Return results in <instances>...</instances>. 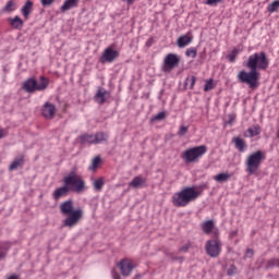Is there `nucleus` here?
Listing matches in <instances>:
<instances>
[{"label": "nucleus", "mask_w": 279, "mask_h": 279, "mask_svg": "<svg viewBox=\"0 0 279 279\" xmlns=\"http://www.w3.org/2000/svg\"><path fill=\"white\" fill-rule=\"evenodd\" d=\"M277 138L279 140V128L277 130Z\"/></svg>", "instance_id": "09e8293b"}, {"label": "nucleus", "mask_w": 279, "mask_h": 279, "mask_svg": "<svg viewBox=\"0 0 279 279\" xmlns=\"http://www.w3.org/2000/svg\"><path fill=\"white\" fill-rule=\"evenodd\" d=\"M102 187H104V179H97L96 181H94L95 191H101Z\"/></svg>", "instance_id": "473e14b6"}, {"label": "nucleus", "mask_w": 279, "mask_h": 279, "mask_svg": "<svg viewBox=\"0 0 279 279\" xmlns=\"http://www.w3.org/2000/svg\"><path fill=\"white\" fill-rule=\"evenodd\" d=\"M180 252H189V246H181Z\"/></svg>", "instance_id": "a18cd8bd"}, {"label": "nucleus", "mask_w": 279, "mask_h": 279, "mask_svg": "<svg viewBox=\"0 0 279 279\" xmlns=\"http://www.w3.org/2000/svg\"><path fill=\"white\" fill-rule=\"evenodd\" d=\"M206 151H208V148L205 145L189 148L183 153V159L185 162H195L198 158H202Z\"/></svg>", "instance_id": "6e6552de"}, {"label": "nucleus", "mask_w": 279, "mask_h": 279, "mask_svg": "<svg viewBox=\"0 0 279 279\" xmlns=\"http://www.w3.org/2000/svg\"><path fill=\"white\" fill-rule=\"evenodd\" d=\"M56 0H40V3L44 8H48V5H51Z\"/></svg>", "instance_id": "ea45409f"}, {"label": "nucleus", "mask_w": 279, "mask_h": 279, "mask_svg": "<svg viewBox=\"0 0 279 279\" xmlns=\"http://www.w3.org/2000/svg\"><path fill=\"white\" fill-rule=\"evenodd\" d=\"M167 117V113L165 111H161L157 114H155L153 118H151V121H162L165 120Z\"/></svg>", "instance_id": "2f4dec72"}, {"label": "nucleus", "mask_w": 279, "mask_h": 279, "mask_svg": "<svg viewBox=\"0 0 279 279\" xmlns=\"http://www.w3.org/2000/svg\"><path fill=\"white\" fill-rule=\"evenodd\" d=\"M263 160H265V154L263 153V150H257L247 156L245 167L248 175H254V173H256V171L260 169Z\"/></svg>", "instance_id": "39448f33"}, {"label": "nucleus", "mask_w": 279, "mask_h": 279, "mask_svg": "<svg viewBox=\"0 0 279 279\" xmlns=\"http://www.w3.org/2000/svg\"><path fill=\"white\" fill-rule=\"evenodd\" d=\"M248 134L250 136H258V134H260V132H258V128L253 126L248 129Z\"/></svg>", "instance_id": "c9c22d12"}, {"label": "nucleus", "mask_w": 279, "mask_h": 279, "mask_svg": "<svg viewBox=\"0 0 279 279\" xmlns=\"http://www.w3.org/2000/svg\"><path fill=\"white\" fill-rule=\"evenodd\" d=\"M271 265H274V267H279V258L272 259Z\"/></svg>", "instance_id": "c03bdc74"}, {"label": "nucleus", "mask_w": 279, "mask_h": 279, "mask_svg": "<svg viewBox=\"0 0 279 279\" xmlns=\"http://www.w3.org/2000/svg\"><path fill=\"white\" fill-rule=\"evenodd\" d=\"M5 256V247L0 243V260Z\"/></svg>", "instance_id": "a19ab883"}, {"label": "nucleus", "mask_w": 279, "mask_h": 279, "mask_svg": "<svg viewBox=\"0 0 279 279\" xmlns=\"http://www.w3.org/2000/svg\"><path fill=\"white\" fill-rule=\"evenodd\" d=\"M94 99L96 101V104H99V106H102V104H106L107 99H110V93H108V90H106V88L104 87H98Z\"/></svg>", "instance_id": "f8f14e48"}, {"label": "nucleus", "mask_w": 279, "mask_h": 279, "mask_svg": "<svg viewBox=\"0 0 279 279\" xmlns=\"http://www.w3.org/2000/svg\"><path fill=\"white\" fill-rule=\"evenodd\" d=\"M23 163V159L22 158H17L15 159L9 167L10 171H14V169H19V167H21V165Z\"/></svg>", "instance_id": "c756f323"}, {"label": "nucleus", "mask_w": 279, "mask_h": 279, "mask_svg": "<svg viewBox=\"0 0 279 279\" xmlns=\"http://www.w3.org/2000/svg\"><path fill=\"white\" fill-rule=\"evenodd\" d=\"M16 10V3L14 0H9L4 8L2 9V12H14Z\"/></svg>", "instance_id": "bb28decb"}, {"label": "nucleus", "mask_w": 279, "mask_h": 279, "mask_svg": "<svg viewBox=\"0 0 279 279\" xmlns=\"http://www.w3.org/2000/svg\"><path fill=\"white\" fill-rule=\"evenodd\" d=\"M8 279H19V276L12 275V276H10Z\"/></svg>", "instance_id": "49530a36"}, {"label": "nucleus", "mask_w": 279, "mask_h": 279, "mask_svg": "<svg viewBox=\"0 0 279 279\" xmlns=\"http://www.w3.org/2000/svg\"><path fill=\"white\" fill-rule=\"evenodd\" d=\"M185 56H187V58H197V49L195 48H190L185 51Z\"/></svg>", "instance_id": "72a5a7b5"}, {"label": "nucleus", "mask_w": 279, "mask_h": 279, "mask_svg": "<svg viewBox=\"0 0 279 279\" xmlns=\"http://www.w3.org/2000/svg\"><path fill=\"white\" fill-rule=\"evenodd\" d=\"M117 58H119V51L112 49V47H108L104 50L102 56L100 57V62L102 64H112Z\"/></svg>", "instance_id": "9b49d317"}, {"label": "nucleus", "mask_w": 279, "mask_h": 279, "mask_svg": "<svg viewBox=\"0 0 279 279\" xmlns=\"http://www.w3.org/2000/svg\"><path fill=\"white\" fill-rule=\"evenodd\" d=\"M230 236H236V231H232V232L230 233Z\"/></svg>", "instance_id": "de8ad7c7"}, {"label": "nucleus", "mask_w": 279, "mask_h": 279, "mask_svg": "<svg viewBox=\"0 0 279 279\" xmlns=\"http://www.w3.org/2000/svg\"><path fill=\"white\" fill-rule=\"evenodd\" d=\"M234 274H236V267L234 266H230L228 269H227V275L228 276H234Z\"/></svg>", "instance_id": "58836bf2"}, {"label": "nucleus", "mask_w": 279, "mask_h": 279, "mask_svg": "<svg viewBox=\"0 0 279 279\" xmlns=\"http://www.w3.org/2000/svg\"><path fill=\"white\" fill-rule=\"evenodd\" d=\"M223 0H205L206 5H217Z\"/></svg>", "instance_id": "4c0bfd02"}, {"label": "nucleus", "mask_w": 279, "mask_h": 279, "mask_svg": "<svg viewBox=\"0 0 279 279\" xmlns=\"http://www.w3.org/2000/svg\"><path fill=\"white\" fill-rule=\"evenodd\" d=\"M111 275L113 279H121V275L114 270L111 271Z\"/></svg>", "instance_id": "37998d69"}, {"label": "nucleus", "mask_w": 279, "mask_h": 279, "mask_svg": "<svg viewBox=\"0 0 279 279\" xmlns=\"http://www.w3.org/2000/svg\"><path fill=\"white\" fill-rule=\"evenodd\" d=\"M241 51L242 49L240 48H233L232 51H230L229 54L227 56L229 62H234L236 60V56H239Z\"/></svg>", "instance_id": "393cba45"}, {"label": "nucleus", "mask_w": 279, "mask_h": 279, "mask_svg": "<svg viewBox=\"0 0 279 279\" xmlns=\"http://www.w3.org/2000/svg\"><path fill=\"white\" fill-rule=\"evenodd\" d=\"M63 184L66 185L70 191H74L75 193H82L86 186V183L82 177L77 174L75 168L63 178Z\"/></svg>", "instance_id": "7ed1b4c3"}, {"label": "nucleus", "mask_w": 279, "mask_h": 279, "mask_svg": "<svg viewBox=\"0 0 279 279\" xmlns=\"http://www.w3.org/2000/svg\"><path fill=\"white\" fill-rule=\"evenodd\" d=\"M246 66L248 69H254L255 71H258V69L260 71H266V69H269V59H267V54H265L264 51L255 52L248 57Z\"/></svg>", "instance_id": "20e7f679"}, {"label": "nucleus", "mask_w": 279, "mask_h": 279, "mask_svg": "<svg viewBox=\"0 0 279 279\" xmlns=\"http://www.w3.org/2000/svg\"><path fill=\"white\" fill-rule=\"evenodd\" d=\"M215 86L213 85V80L207 81L204 86L205 93H208V90H213Z\"/></svg>", "instance_id": "f704fd0d"}, {"label": "nucleus", "mask_w": 279, "mask_h": 279, "mask_svg": "<svg viewBox=\"0 0 279 279\" xmlns=\"http://www.w3.org/2000/svg\"><path fill=\"white\" fill-rule=\"evenodd\" d=\"M69 191H71L70 189H68V186L63 183V186L54 190L52 196L53 199H60V197H64V195L69 194Z\"/></svg>", "instance_id": "aec40b11"}, {"label": "nucleus", "mask_w": 279, "mask_h": 279, "mask_svg": "<svg viewBox=\"0 0 279 279\" xmlns=\"http://www.w3.org/2000/svg\"><path fill=\"white\" fill-rule=\"evenodd\" d=\"M80 5V0H64L63 4L60 7L61 12H69V10H73V8H77Z\"/></svg>", "instance_id": "dca6fc26"}, {"label": "nucleus", "mask_w": 279, "mask_h": 279, "mask_svg": "<svg viewBox=\"0 0 279 279\" xmlns=\"http://www.w3.org/2000/svg\"><path fill=\"white\" fill-rule=\"evenodd\" d=\"M147 184V179L141 175L135 177L130 183L131 189H143Z\"/></svg>", "instance_id": "2eb2a0df"}, {"label": "nucleus", "mask_w": 279, "mask_h": 279, "mask_svg": "<svg viewBox=\"0 0 279 279\" xmlns=\"http://www.w3.org/2000/svg\"><path fill=\"white\" fill-rule=\"evenodd\" d=\"M229 123H232V118H230Z\"/></svg>", "instance_id": "8fccbe9b"}, {"label": "nucleus", "mask_w": 279, "mask_h": 279, "mask_svg": "<svg viewBox=\"0 0 279 279\" xmlns=\"http://www.w3.org/2000/svg\"><path fill=\"white\" fill-rule=\"evenodd\" d=\"M180 64V58L175 53H168L161 65L163 73H171Z\"/></svg>", "instance_id": "1a4fd4ad"}, {"label": "nucleus", "mask_w": 279, "mask_h": 279, "mask_svg": "<svg viewBox=\"0 0 279 279\" xmlns=\"http://www.w3.org/2000/svg\"><path fill=\"white\" fill-rule=\"evenodd\" d=\"M186 132H189V126H180L178 136H185Z\"/></svg>", "instance_id": "e433bc0d"}, {"label": "nucleus", "mask_w": 279, "mask_h": 279, "mask_svg": "<svg viewBox=\"0 0 279 279\" xmlns=\"http://www.w3.org/2000/svg\"><path fill=\"white\" fill-rule=\"evenodd\" d=\"M49 81L45 76H40L39 82L36 78H27L23 82L22 88L25 93H36V90H46Z\"/></svg>", "instance_id": "423d86ee"}, {"label": "nucleus", "mask_w": 279, "mask_h": 279, "mask_svg": "<svg viewBox=\"0 0 279 279\" xmlns=\"http://www.w3.org/2000/svg\"><path fill=\"white\" fill-rule=\"evenodd\" d=\"M195 82H197V77L195 76H187L185 78V82H184V86H186L187 88H190L191 90H193L194 86H195Z\"/></svg>", "instance_id": "a878e982"}, {"label": "nucleus", "mask_w": 279, "mask_h": 279, "mask_svg": "<svg viewBox=\"0 0 279 279\" xmlns=\"http://www.w3.org/2000/svg\"><path fill=\"white\" fill-rule=\"evenodd\" d=\"M238 80L242 84H247L250 88H256V84H258V71L254 69H251L250 72L240 71Z\"/></svg>", "instance_id": "0eeeda50"}, {"label": "nucleus", "mask_w": 279, "mask_h": 279, "mask_svg": "<svg viewBox=\"0 0 279 279\" xmlns=\"http://www.w3.org/2000/svg\"><path fill=\"white\" fill-rule=\"evenodd\" d=\"M199 197V191L192 187H184L180 192H177L172 196V204L177 206V208H184L191 204V202H195Z\"/></svg>", "instance_id": "f257e3e1"}, {"label": "nucleus", "mask_w": 279, "mask_h": 279, "mask_svg": "<svg viewBox=\"0 0 279 279\" xmlns=\"http://www.w3.org/2000/svg\"><path fill=\"white\" fill-rule=\"evenodd\" d=\"M60 210L62 215L66 216V218L63 220V226L66 228L77 226V222L82 219V209H73V201L71 199L63 202L60 205Z\"/></svg>", "instance_id": "f03ea898"}, {"label": "nucleus", "mask_w": 279, "mask_h": 279, "mask_svg": "<svg viewBox=\"0 0 279 279\" xmlns=\"http://www.w3.org/2000/svg\"><path fill=\"white\" fill-rule=\"evenodd\" d=\"M33 11L34 2H32V0H27L21 9L22 16H24V19H29V14H32Z\"/></svg>", "instance_id": "f3484780"}, {"label": "nucleus", "mask_w": 279, "mask_h": 279, "mask_svg": "<svg viewBox=\"0 0 279 279\" xmlns=\"http://www.w3.org/2000/svg\"><path fill=\"white\" fill-rule=\"evenodd\" d=\"M10 23L15 29H20V27H23V20H21L19 15H16L14 19H10Z\"/></svg>", "instance_id": "cd10ccee"}, {"label": "nucleus", "mask_w": 279, "mask_h": 279, "mask_svg": "<svg viewBox=\"0 0 279 279\" xmlns=\"http://www.w3.org/2000/svg\"><path fill=\"white\" fill-rule=\"evenodd\" d=\"M191 43H193V37H191L189 35H183V36L179 37L177 40V45H178L179 49H184V47H189V45H191Z\"/></svg>", "instance_id": "a211bd4d"}, {"label": "nucleus", "mask_w": 279, "mask_h": 279, "mask_svg": "<svg viewBox=\"0 0 279 279\" xmlns=\"http://www.w3.org/2000/svg\"><path fill=\"white\" fill-rule=\"evenodd\" d=\"M118 267L123 276H130L132 274V270L134 269V264L130 259H122Z\"/></svg>", "instance_id": "ddd939ff"}, {"label": "nucleus", "mask_w": 279, "mask_h": 279, "mask_svg": "<svg viewBox=\"0 0 279 279\" xmlns=\"http://www.w3.org/2000/svg\"><path fill=\"white\" fill-rule=\"evenodd\" d=\"M81 141H82L83 145H86V144H90V145L95 144L96 145V138H95V135H93V134L83 135L81 137Z\"/></svg>", "instance_id": "5701e85b"}, {"label": "nucleus", "mask_w": 279, "mask_h": 279, "mask_svg": "<svg viewBox=\"0 0 279 279\" xmlns=\"http://www.w3.org/2000/svg\"><path fill=\"white\" fill-rule=\"evenodd\" d=\"M99 165H101V158L100 157H96V158L93 159L92 166L89 167V169L92 171H95V169H97V167H99Z\"/></svg>", "instance_id": "7c9ffc66"}, {"label": "nucleus", "mask_w": 279, "mask_h": 279, "mask_svg": "<svg viewBox=\"0 0 279 279\" xmlns=\"http://www.w3.org/2000/svg\"><path fill=\"white\" fill-rule=\"evenodd\" d=\"M95 138H96V145L106 143V141H108V133L98 132L95 134Z\"/></svg>", "instance_id": "b1692460"}, {"label": "nucleus", "mask_w": 279, "mask_h": 279, "mask_svg": "<svg viewBox=\"0 0 279 279\" xmlns=\"http://www.w3.org/2000/svg\"><path fill=\"white\" fill-rule=\"evenodd\" d=\"M234 146L238 150L241 151V154L245 153L247 150V144L245 141L241 137H234L233 138Z\"/></svg>", "instance_id": "6ab92c4d"}, {"label": "nucleus", "mask_w": 279, "mask_h": 279, "mask_svg": "<svg viewBox=\"0 0 279 279\" xmlns=\"http://www.w3.org/2000/svg\"><path fill=\"white\" fill-rule=\"evenodd\" d=\"M279 9V0H275L274 2H271L268 7H267V11L270 14H274V12H278Z\"/></svg>", "instance_id": "c85d7f7f"}, {"label": "nucleus", "mask_w": 279, "mask_h": 279, "mask_svg": "<svg viewBox=\"0 0 279 279\" xmlns=\"http://www.w3.org/2000/svg\"><path fill=\"white\" fill-rule=\"evenodd\" d=\"M232 178V174L222 172L214 177V180L219 183L228 182Z\"/></svg>", "instance_id": "4be33fe9"}, {"label": "nucleus", "mask_w": 279, "mask_h": 279, "mask_svg": "<svg viewBox=\"0 0 279 279\" xmlns=\"http://www.w3.org/2000/svg\"><path fill=\"white\" fill-rule=\"evenodd\" d=\"M201 228L205 234H210L215 230V221L206 220L201 225Z\"/></svg>", "instance_id": "412c9836"}, {"label": "nucleus", "mask_w": 279, "mask_h": 279, "mask_svg": "<svg viewBox=\"0 0 279 279\" xmlns=\"http://www.w3.org/2000/svg\"><path fill=\"white\" fill-rule=\"evenodd\" d=\"M246 258H252L254 256V251L248 248L245 254Z\"/></svg>", "instance_id": "79ce46f5"}, {"label": "nucleus", "mask_w": 279, "mask_h": 279, "mask_svg": "<svg viewBox=\"0 0 279 279\" xmlns=\"http://www.w3.org/2000/svg\"><path fill=\"white\" fill-rule=\"evenodd\" d=\"M41 114L45 117V119H53L56 114V105L46 102L43 106Z\"/></svg>", "instance_id": "4468645a"}, {"label": "nucleus", "mask_w": 279, "mask_h": 279, "mask_svg": "<svg viewBox=\"0 0 279 279\" xmlns=\"http://www.w3.org/2000/svg\"><path fill=\"white\" fill-rule=\"evenodd\" d=\"M205 250L211 258H217L219 254H221V242L216 239V240H209L207 241L205 245Z\"/></svg>", "instance_id": "9d476101"}]
</instances>
